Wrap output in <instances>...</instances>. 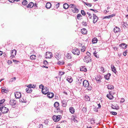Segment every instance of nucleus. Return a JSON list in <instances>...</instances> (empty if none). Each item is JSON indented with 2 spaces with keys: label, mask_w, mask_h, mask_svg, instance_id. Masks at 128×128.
<instances>
[{
  "label": "nucleus",
  "mask_w": 128,
  "mask_h": 128,
  "mask_svg": "<svg viewBox=\"0 0 128 128\" xmlns=\"http://www.w3.org/2000/svg\"><path fill=\"white\" fill-rule=\"evenodd\" d=\"M82 110L84 112H86L87 111L86 108V107H84L82 108Z\"/></svg>",
  "instance_id": "obj_42"
},
{
  "label": "nucleus",
  "mask_w": 128,
  "mask_h": 128,
  "mask_svg": "<svg viewBox=\"0 0 128 128\" xmlns=\"http://www.w3.org/2000/svg\"><path fill=\"white\" fill-rule=\"evenodd\" d=\"M82 16L80 14H78L77 15L76 18L77 19H79V18Z\"/></svg>",
  "instance_id": "obj_51"
},
{
  "label": "nucleus",
  "mask_w": 128,
  "mask_h": 128,
  "mask_svg": "<svg viewBox=\"0 0 128 128\" xmlns=\"http://www.w3.org/2000/svg\"><path fill=\"white\" fill-rule=\"evenodd\" d=\"M72 52L73 54L78 56L80 54V51L78 48H74L72 50Z\"/></svg>",
  "instance_id": "obj_2"
},
{
  "label": "nucleus",
  "mask_w": 128,
  "mask_h": 128,
  "mask_svg": "<svg viewBox=\"0 0 128 128\" xmlns=\"http://www.w3.org/2000/svg\"><path fill=\"white\" fill-rule=\"evenodd\" d=\"M75 6V5L74 4H70L69 5V7L72 8H74Z\"/></svg>",
  "instance_id": "obj_44"
},
{
  "label": "nucleus",
  "mask_w": 128,
  "mask_h": 128,
  "mask_svg": "<svg viewBox=\"0 0 128 128\" xmlns=\"http://www.w3.org/2000/svg\"><path fill=\"white\" fill-rule=\"evenodd\" d=\"M90 121H91V122H92V124L94 123H95L93 118H92L90 120Z\"/></svg>",
  "instance_id": "obj_56"
},
{
  "label": "nucleus",
  "mask_w": 128,
  "mask_h": 128,
  "mask_svg": "<svg viewBox=\"0 0 128 128\" xmlns=\"http://www.w3.org/2000/svg\"><path fill=\"white\" fill-rule=\"evenodd\" d=\"M81 32L82 34H86L87 32L86 30L84 28H82L81 30Z\"/></svg>",
  "instance_id": "obj_18"
},
{
  "label": "nucleus",
  "mask_w": 128,
  "mask_h": 128,
  "mask_svg": "<svg viewBox=\"0 0 128 128\" xmlns=\"http://www.w3.org/2000/svg\"><path fill=\"white\" fill-rule=\"evenodd\" d=\"M54 106L56 108L58 107L59 106V104L58 102H56L54 104Z\"/></svg>",
  "instance_id": "obj_33"
},
{
  "label": "nucleus",
  "mask_w": 128,
  "mask_h": 128,
  "mask_svg": "<svg viewBox=\"0 0 128 128\" xmlns=\"http://www.w3.org/2000/svg\"><path fill=\"white\" fill-rule=\"evenodd\" d=\"M64 63V61H62V62H61L60 61H59L58 62V64H60V65H62Z\"/></svg>",
  "instance_id": "obj_49"
},
{
  "label": "nucleus",
  "mask_w": 128,
  "mask_h": 128,
  "mask_svg": "<svg viewBox=\"0 0 128 128\" xmlns=\"http://www.w3.org/2000/svg\"><path fill=\"white\" fill-rule=\"evenodd\" d=\"M82 24L83 25L85 26H86L87 25L86 22L83 21L82 22Z\"/></svg>",
  "instance_id": "obj_48"
},
{
  "label": "nucleus",
  "mask_w": 128,
  "mask_h": 128,
  "mask_svg": "<svg viewBox=\"0 0 128 128\" xmlns=\"http://www.w3.org/2000/svg\"><path fill=\"white\" fill-rule=\"evenodd\" d=\"M93 23L95 24L96 22H97L98 20V18L97 16L95 14H93Z\"/></svg>",
  "instance_id": "obj_10"
},
{
  "label": "nucleus",
  "mask_w": 128,
  "mask_h": 128,
  "mask_svg": "<svg viewBox=\"0 0 128 128\" xmlns=\"http://www.w3.org/2000/svg\"><path fill=\"white\" fill-rule=\"evenodd\" d=\"M95 79L97 81H99L101 79L100 76H96V77Z\"/></svg>",
  "instance_id": "obj_34"
},
{
  "label": "nucleus",
  "mask_w": 128,
  "mask_h": 128,
  "mask_svg": "<svg viewBox=\"0 0 128 128\" xmlns=\"http://www.w3.org/2000/svg\"><path fill=\"white\" fill-rule=\"evenodd\" d=\"M62 106L64 107H65L67 105V101L66 100H63L62 101Z\"/></svg>",
  "instance_id": "obj_16"
},
{
  "label": "nucleus",
  "mask_w": 128,
  "mask_h": 128,
  "mask_svg": "<svg viewBox=\"0 0 128 128\" xmlns=\"http://www.w3.org/2000/svg\"><path fill=\"white\" fill-rule=\"evenodd\" d=\"M66 57L68 59H70L71 58V56L70 54L68 53L66 56Z\"/></svg>",
  "instance_id": "obj_36"
},
{
  "label": "nucleus",
  "mask_w": 128,
  "mask_h": 128,
  "mask_svg": "<svg viewBox=\"0 0 128 128\" xmlns=\"http://www.w3.org/2000/svg\"><path fill=\"white\" fill-rule=\"evenodd\" d=\"M27 4L28 2L27 0H23L22 2V4L24 5H25Z\"/></svg>",
  "instance_id": "obj_37"
},
{
  "label": "nucleus",
  "mask_w": 128,
  "mask_h": 128,
  "mask_svg": "<svg viewBox=\"0 0 128 128\" xmlns=\"http://www.w3.org/2000/svg\"><path fill=\"white\" fill-rule=\"evenodd\" d=\"M106 96L110 100H112L114 98L113 96L111 95L110 93L107 95Z\"/></svg>",
  "instance_id": "obj_19"
},
{
  "label": "nucleus",
  "mask_w": 128,
  "mask_h": 128,
  "mask_svg": "<svg viewBox=\"0 0 128 128\" xmlns=\"http://www.w3.org/2000/svg\"><path fill=\"white\" fill-rule=\"evenodd\" d=\"M111 68L112 70L115 74L116 72V68L114 66L112 65L111 66Z\"/></svg>",
  "instance_id": "obj_20"
},
{
  "label": "nucleus",
  "mask_w": 128,
  "mask_h": 128,
  "mask_svg": "<svg viewBox=\"0 0 128 128\" xmlns=\"http://www.w3.org/2000/svg\"><path fill=\"white\" fill-rule=\"evenodd\" d=\"M87 14L88 15V17L90 18H91L92 17V15L90 14V13L88 12H87Z\"/></svg>",
  "instance_id": "obj_47"
},
{
  "label": "nucleus",
  "mask_w": 128,
  "mask_h": 128,
  "mask_svg": "<svg viewBox=\"0 0 128 128\" xmlns=\"http://www.w3.org/2000/svg\"><path fill=\"white\" fill-rule=\"evenodd\" d=\"M8 111V108L6 107L3 106L2 108L1 112L2 114L6 113Z\"/></svg>",
  "instance_id": "obj_5"
},
{
  "label": "nucleus",
  "mask_w": 128,
  "mask_h": 128,
  "mask_svg": "<svg viewBox=\"0 0 128 128\" xmlns=\"http://www.w3.org/2000/svg\"><path fill=\"white\" fill-rule=\"evenodd\" d=\"M81 13L83 16H85L86 15V14L84 10H82L81 11Z\"/></svg>",
  "instance_id": "obj_46"
},
{
  "label": "nucleus",
  "mask_w": 128,
  "mask_h": 128,
  "mask_svg": "<svg viewBox=\"0 0 128 128\" xmlns=\"http://www.w3.org/2000/svg\"><path fill=\"white\" fill-rule=\"evenodd\" d=\"M71 10L74 13H77L79 12L78 10L76 8V6L74 8H72Z\"/></svg>",
  "instance_id": "obj_13"
},
{
  "label": "nucleus",
  "mask_w": 128,
  "mask_h": 128,
  "mask_svg": "<svg viewBox=\"0 0 128 128\" xmlns=\"http://www.w3.org/2000/svg\"><path fill=\"white\" fill-rule=\"evenodd\" d=\"M117 106H112V108L114 109H116L117 108Z\"/></svg>",
  "instance_id": "obj_55"
},
{
  "label": "nucleus",
  "mask_w": 128,
  "mask_h": 128,
  "mask_svg": "<svg viewBox=\"0 0 128 128\" xmlns=\"http://www.w3.org/2000/svg\"><path fill=\"white\" fill-rule=\"evenodd\" d=\"M85 98L86 99V100L87 101H90V98L88 96H85Z\"/></svg>",
  "instance_id": "obj_38"
},
{
  "label": "nucleus",
  "mask_w": 128,
  "mask_h": 128,
  "mask_svg": "<svg viewBox=\"0 0 128 128\" xmlns=\"http://www.w3.org/2000/svg\"><path fill=\"white\" fill-rule=\"evenodd\" d=\"M87 6H88L90 7L92 6V4H91L88 3Z\"/></svg>",
  "instance_id": "obj_63"
},
{
  "label": "nucleus",
  "mask_w": 128,
  "mask_h": 128,
  "mask_svg": "<svg viewBox=\"0 0 128 128\" xmlns=\"http://www.w3.org/2000/svg\"><path fill=\"white\" fill-rule=\"evenodd\" d=\"M114 30L116 33H118L120 31V29L118 27L116 26L114 29Z\"/></svg>",
  "instance_id": "obj_11"
},
{
  "label": "nucleus",
  "mask_w": 128,
  "mask_h": 128,
  "mask_svg": "<svg viewBox=\"0 0 128 128\" xmlns=\"http://www.w3.org/2000/svg\"><path fill=\"white\" fill-rule=\"evenodd\" d=\"M63 6V8L65 9H67L69 7V5L66 3H64Z\"/></svg>",
  "instance_id": "obj_29"
},
{
  "label": "nucleus",
  "mask_w": 128,
  "mask_h": 128,
  "mask_svg": "<svg viewBox=\"0 0 128 128\" xmlns=\"http://www.w3.org/2000/svg\"><path fill=\"white\" fill-rule=\"evenodd\" d=\"M14 95L16 98H19L21 97V94L20 92H15Z\"/></svg>",
  "instance_id": "obj_6"
},
{
  "label": "nucleus",
  "mask_w": 128,
  "mask_h": 128,
  "mask_svg": "<svg viewBox=\"0 0 128 128\" xmlns=\"http://www.w3.org/2000/svg\"><path fill=\"white\" fill-rule=\"evenodd\" d=\"M43 63L44 64L46 65L48 64V62L46 60H44L43 62Z\"/></svg>",
  "instance_id": "obj_57"
},
{
  "label": "nucleus",
  "mask_w": 128,
  "mask_h": 128,
  "mask_svg": "<svg viewBox=\"0 0 128 128\" xmlns=\"http://www.w3.org/2000/svg\"><path fill=\"white\" fill-rule=\"evenodd\" d=\"M16 102L13 99H12L10 101V104L12 106H13L16 105Z\"/></svg>",
  "instance_id": "obj_8"
},
{
  "label": "nucleus",
  "mask_w": 128,
  "mask_h": 128,
  "mask_svg": "<svg viewBox=\"0 0 128 128\" xmlns=\"http://www.w3.org/2000/svg\"><path fill=\"white\" fill-rule=\"evenodd\" d=\"M16 51L15 50H12L11 52V57L12 58L14 57V56L16 55Z\"/></svg>",
  "instance_id": "obj_14"
},
{
  "label": "nucleus",
  "mask_w": 128,
  "mask_h": 128,
  "mask_svg": "<svg viewBox=\"0 0 128 128\" xmlns=\"http://www.w3.org/2000/svg\"><path fill=\"white\" fill-rule=\"evenodd\" d=\"M115 14H113L109 15L108 16H105V18H110L113 16H115Z\"/></svg>",
  "instance_id": "obj_30"
},
{
  "label": "nucleus",
  "mask_w": 128,
  "mask_h": 128,
  "mask_svg": "<svg viewBox=\"0 0 128 128\" xmlns=\"http://www.w3.org/2000/svg\"><path fill=\"white\" fill-rule=\"evenodd\" d=\"M5 101L4 99H3L0 101V105L2 104Z\"/></svg>",
  "instance_id": "obj_45"
},
{
  "label": "nucleus",
  "mask_w": 128,
  "mask_h": 128,
  "mask_svg": "<svg viewBox=\"0 0 128 128\" xmlns=\"http://www.w3.org/2000/svg\"><path fill=\"white\" fill-rule=\"evenodd\" d=\"M51 6V4L49 2H47L46 5V7L47 8H50Z\"/></svg>",
  "instance_id": "obj_22"
},
{
  "label": "nucleus",
  "mask_w": 128,
  "mask_h": 128,
  "mask_svg": "<svg viewBox=\"0 0 128 128\" xmlns=\"http://www.w3.org/2000/svg\"><path fill=\"white\" fill-rule=\"evenodd\" d=\"M49 89L46 87H44L43 89H42V94H46L49 92Z\"/></svg>",
  "instance_id": "obj_4"
},
{
  "label": "nucleus",
  "mask_w": 128,
  "mask_h": 128,
  "mask_svg": "<svg viewBox=\"0 0 128 128\" xmlns=\"http://www.w3.org/2000/svg\"><path fill=\"white\" fill-rule=\"evenodd\" d=\"M36 56L34 55H31L30 56V58L32 60H34L36 59Z\"/></svg>",
  "instance_id": "obj_32"
},
{
  "label": "nucleus",
  "mask_w": 128,
  "mask_h": 128,
  "mask_svg": "<svg viewBox=\"0 0 128 128\" xmlns=\"http://www.w3.org/2000/svg\"><path fill=\"white\" fill-rule=\"evenodd\" d=\"M67 80L70 83H71L72 81V79L71 78L67 79Z\"/></svg>",
  "instance_id": "obj_39"
},
{
  "label": "nucleus",
  "mask_w": 128,
  "mask_h": 128,
  "mask_svg": "<svg viewBox=\"0 0 128 128\" xmlns=\"http://www.w3.org/2000/svg\"><path fill=\"white\" fill-rule=\"evenodd\" d=\"M20 102H22V103H26L27 102L26 99L24 100L23 98L22 99H20Z\"/></svg>",
  "instance_id": "obj_35"
},
{
  "label": "nucleus",
  "mask_w": 128,
  "mask_h": 128,
  "mask_svg": "<svg viewBox=\"0 0 128 128\" xmlns=\"http://www.w3.org/2000/svg\"><path fill=\"white\" fill-rule=\"evenodd\" d=\"M27 86L28 87V88H33L32 85V84H30L28 85Z\"/></svg>",
  "instance_id": "obj_50"
},
{
  "label": "nucleus",
  "mask_w": 128,
  "mask_h": 128,
  "mask_svg": "<svg viewBox=\"0 0 128 128\" xmlns=\"http://www.w3.org/2000/svg\"><path fill=\"white\" fill-rule=\"evenodd\" d=\"M94 55V56H95L96 58H98L99 56L98 55V54H96V51H95L93 53Z\"/></svg>",
  "instance_id": "obj_40"
},
{
  "label": "nucleus",
  "mask_w": 128,
  "mask_h": 128,
  "mask_svg": "<svg viewBox=\"0 0 128 128\" xmlns=\"http://www.w3.org/2000/svg\"><path fill=\"white\" fill-rule=\"evenodd\" d=\"M16 79V77H14L12 78L11 79L10 81V82H12L14 80Z\"/></svg>",
  "instance_id": "obj_43"
},
{
  "label": "nucleus",
  "mask_w": 128,
  "mask_h": 128,
  "mask_svg": "<svg viewBox=\"0 0 128 128\" xmlns=\"http://www.w3.org/2000/svg\"><path fill=\"white\" fill-rule=\"evenodd\" d=\"M97 39L96 38H94L92 40V42L93 44H95L97 42Z\"/></svg>",
  "instance_id": "obj_27"
},
{
  "label": "nucleus",
  "mask_w": 128,
  "mask_h": 128,
  "mask_svg": "<svg viewBox=\"0 0 128 128\" xmlns=\"http://www.w3.org/2000/svg\"><path fill=\"white\" fill-rule=\"evenodd\" d=\"M100 70L102 72H104V68L102 67H101L100 68Z\"/></svg>",
  "instance_id": "obj_58"
},
{
  "label": "nucleus",
  "mask_w": 128,
  "mask_h": 128,
  "mask_svg": "<svg viewBox=\"0 0 128 128\" xmlns=\"http://www.w3.org/2000/svg\"><path fill=\"white\" fill-rule=\"evenodd\" d=\"M47 94L48 97L50 98H52L54 96V94L52 92H49Z\"/></svg>",
  "instance_id": "obj_15"
},
{
  "label": "nucleus",
  "mask_w": 128,
  "mask_h": 128,
  "mask_svg": "<svg viewBox=\"0 0 128 128\" xmlns=\"http://www.w3.org/2000/svg\"><path fill=\"white\" fill-rule=\"evenodd\" d=\"M88 88H87V89L88 90H92V86H88Z\"/></svg>",
  "instance_id": "obj_52"
},
{
  "label": "nucleus",
  "mask_w": 128,
  "mask_h": 128,
  "mask_svg": "<svg viewBox=\"0 0 128 128\" xmlns=\"http://www.w3.org/2000/svg\"><path fill=\"white\" fill-rule=\"evenodd\" d=\"M55 57L57 59L59 60L61 58L60 55L58 53H56L55 54Z\"/></svg>",
  "instance_id": "obj_21"
},
{
  "label": "nucleus",
  "mask_w": 128,
  "mask_h": 128,
  "mask_svg": "<svg viewBox=\"0 0 128 128\" xmlns=\"http://www.w3.org/2000/svg\"><path fill=\"white\" fill-rule=\"evenodd\" d=\"M7 91L5 89H2V92H3L5 93H6Z\"/></svg>",
  "instance_id": "obj_62"
},
{
  "label": "nucleus",
  "mask_w": 128,
  "mask_h": 128,
  "mask_svg": "<svg viewBox=\"0 0 128 128\" xmlns=\"http://www.w3.org/2000/svg\"><path fill=\"white\" fill-rule=\"evenodd\" d=\"M111 113H112V114L113 115H116L117 114V113L115 112H111Z\"/></svg>",
  "instance_id": "obj_59"
},
{
  "label": "nucleus",
  "mask_w": 128,
  "mask_h": 128,
  "mask_svg": "<svg viewBox=\"0 0 128 128\" xmlns=\"http://www.w3.org/2000/svg\"><path fill=\"white\" fill-rule=\"evenodd\" d=\"M39 128H43V126L42 124H40L39 126Z\"/></svg>",
  "instance_id": "obj_64"
},
{
  "label": "nucleus",
  "mask_w": 128,
  "mask_h": 128,
  "mask_svg": "<svg viewBox=\"0 0 128 128\" xmlns=\"http://www.w3.org/2000/svg\"><path fill=\"white\" fill-rule=\"evenodd\" d=\"M111 74L110 73H108L104 77L106 80H108L109 79V78Z\"/></svg>",
  "instance_id": "obj_28"
},
{
  "label": "nucleus",
  "mask_w": 128,
  "mask_h": 128,
  "mask_svg": "<svg viewBox=\"0 0 128 128\" xmlns=\"http://www.w3.org/2000/svg\"><path fill=\"white\" fill-rule=\"evenodd\" d=\"M122 26L124 28H127L128 27V24H127L126 22H122L121 24Z\"/></svg>",
  "instance_id": "obj_12"
},
{
  "label": "nucleus",
  "mask_w": 128,
  "mask_h": 128,
  "mask_svg": "<svg viewBox=\"0 0 128 128\" xmlns=\"http://www.w3.org/2000/svg\"><path fill=\"white\" fill-rule=\"evenodd\" d=\"M89 83L86 80H85L83 81V86L85 87H87L89 86Z\"/></svg>",
  "instance_id": "obj_7"
},
{
  "label": "nucleus",
  "mask_w": 128,
  "mask_h": 128,
  "mask_svg": "<svg viewBox=\"0 0 128 128\" xmlns=\"http://www.w3.org/2000/svg\"><path fill=\"white\" fill-rule=\"evenodd\" d=\"M26 92L28 93H30L32 92V90L31 88H27L26 89Z\"/></svg>",
  "instance_id": "obj_24"
},
{
  "label": "nucleus",
  "mask_w": 128,
  "mask_h": 128,
  "mask_svg": "<svg viewBox=\"0 0 128 128\" xmlns=\"http://www.w3.org/2000/svg\"><path fill=\"white\" fill-rule=\"evenodd\" d=\"M61 118V116L60 115H54L52 117V118L54 122H58L60 120Z\"/></svg>",
  "instance_id": "obj_3"
},
{
  "label": "nucleus",
  "mask_w": 128,
  "mask_h": 128,
  "mask_svg": "<svg viewBox=\"0 0 128 128\" xmlns=\"http://www.w3.org/2000/svg\"><path fill=\"white\" fill-rule=\"evenodd\" d=\"M69 110L70 112L72 114H73L74 112V109L73 107H71L70 108Z\"/></svg>",
  "instance_id": "obj_26"
},
{
  "label": "nucleus",
  "mask_w": 128,
  "mask_h": 128,
  "mask_svg": "<svg viewBox=\"0 0 128 128\" xmlns=\"http://www.w3.org/2000/svg\"><path fill=\"white\" fill-rule=\"evenodd\" d=\"M56 112H60L61 111V112H63L62 110H60V108H56Z\"/></svg>",
  "instance_id": "obj_41"
},
{
  "label": "nucleus",
  "mask_w": 128,
  "mask_h": 128,
  "mask_svg": "<svg viewBox=\"0 0 128 128\" xmlns=\"http://www.w3.org/2000/svg\"><path fill=\"white\" fill-rule=\"evenodd\" d=\"M108 88L109 89H114V87L112 85H108L107 86Z\"/></svg>",
  "instance_id": "obj_31"
},
{
  "label": "nucleus",
  "mask_w": 128,
  "mask_h": 128,
  "mask_svg": "<svg viewBox=\"0 0 128 128\" xmlns=\"http://www.w3.org/2000/svg\"><path fill=\"white\" fill-rule=\"evenodd\" d=\"M34 5V4L33 2H31L28 5V8H32Z\"/></svg>",
  "instance_id": "obj_25"
},
{
  "label": "nucleus",
  "mask_w": 128,
  "mask_h": 128,
  "mask_svg": "<svg viewBox=\"0 0 128 128\" xmlns=\"http://www.w3.org/2000/svg\"><path fill=\"white\" fill-rule=\"evenodd\" d=\"M8 2L11 3H14L15 1L16 2H18L19 0H8Z\"/></svg>",
  "instance_id": "obj_61"
},
{
  "label": "nucleus",
  "mask_w": 128,
  "mask_h": 128,
  "mask_svg": "<svg viewBox=\"0 0 128 128\" xmlns=\"http://www.w3.org/2000/svg\"><path fill=\"white\" fill-rule=\"evenodd\" d=\"M39 109L38 108V107H36L35 108H34V110L36 111V112H38V110H39Z\"/></svg>",
  "instance_id": "obj_60"
},
{
  "label": "nucleus",
  "mask_w": 128,
  "mask_h": 128,
  "mask_svg": "<svg viewBox=\"0 0 128 128\" xmlns=\"http://www.w3.org/2000/svg\"><path fill=\"white\" fill-rule=\"evenodd\" d=\"M80 70L81 71H83L86 72L87 71V69L85 66H82L80 68Z\"/></svg>",
  "instance_id": "obj_23"
},
{
  "label": "nucleus",
  "mask_w": 128,
  "mask_h": 128,
  "mask_svg": "<svg viewBox=\"0 0 128 128\" xmlns=\"http://www.w3.org/2000/svg\"><path fill=\"white\" fill-rule=\"evenodd\" d=\"M52 57V54L51 52H46V58H50Z\"/></svg>",
  "instance_id": "obj_9"
},
{
  "label": "nucleus",
  "mask_w": 128,
  "mask_h": 128,
  "mask_svg": "<svg viewBox=\"0 0 128 128\" xmlns=\"http://www.w3.org/2000/svg\"><path fill=\"white\" fill-rule=\"evenodd\" d=\"M119 46L123 48H126L127 47V45L124 43H122L119 45Z\"/></svg>",
  "instance_id": "obj_17"
},
{
  "label": "nucleus",
  "mask_w": 128,
  "mask_h": 128,
  "mask_svg": "<svg viewBox=\"0 0 128 128\" xmlns=\"http://www.w3.org/2000/svg\"><path fill=\"white\" fill-rule=\"evenodd\" d=\"M64 73V72H59V74L60 75H63Z\"/></svg>",
  "instance_id": "obj_54"
},
{
  "label": "nucleus",
  "mask_w": 128,
  "mask_h": 128,
  "mask_svg": "<svg viewBox=\"0 0 128 128\" xmlns=\"http://www.w3.org/2000/svg\"><path fill=\"white\" fill-rule=\"evenodd\" d=\"M44 87L43 85H42V84L40 85L39 86L40 88L42 89H42H43L44 88Z\"/></svg>",
  "instance_id": "obj_53"
},
{
  "label": "nucleus",
  "mask_w": 128,
  "mask_h": 128,
  "mask_svg": "<svg viewBox=\"0 0 128 128\" xmlns=\"http://www.w3.org/2000/svg\"><path fill=\"white\" fill-rule=\"evenodd\" d=\"M86 55L85 56L84 59V62L88 63L91 62L92 59L90 56V54L88 52H86Z\"/></svg>",
  "instance_id": "obj_1"
}]
</instances>
